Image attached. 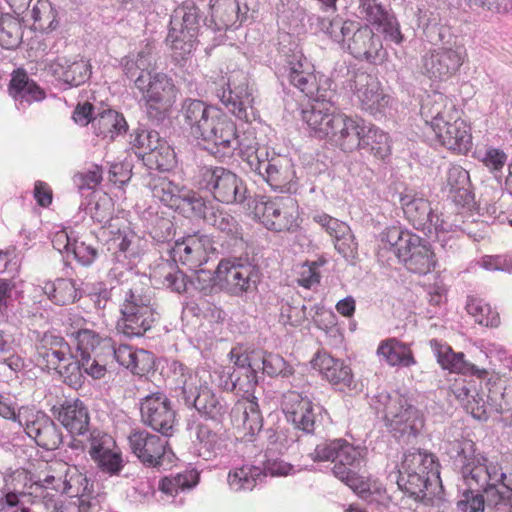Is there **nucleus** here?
<instances>
[{
  "instance_id": "nucleus-1",
  "label": "nucleus",
  "mask_w": 512,
  "mask_h": 512,
  "mask_svg": "<svg viewBox=\"0 0 512 512\" xmlns=\"http://www.w3.org/2000/svg\"><path fill=\"white\" fill-rule=\"evenodd\" d=\"M452 452L467 487L484 492L495 506L512 508V470L507 472L498 462L476 454L471 440L454 441Z\"/></svg>"
},
{
  "instance_id": "nucleus-2",
  "label": "nucleus",
  "mask_w": 512,
  "mask_h": 512,
  "mask_svg": "<svg viewBox=\"0 0 512 512\" xmlns=\"http://www.w3.org/2000/svg\"><path fill=\"white\" fill-rule=\"evenodd\" d=\"M380 249L393 251L399 263L410 273L426 275L436 265L429 242L401 227L393 226L381 233Z\"/></svg>"
},
{
  "instance_id": "nucleus-3",
  "label": "nucleus",
  "mask_w": 512,
  "mask_h": 512,
  "mask_svg": "<svg viewBox=\"0 0 512 512\" xmlns=\"http://www.w3.org/2000/svg\"><path fill=\"white\" fill-rule=\"evenodd\" d=\"M370 406L383 414L386 426L398 440L415 438L424 426L420 410L398 392L378 391L371 397Z\"/></svg>"
},
{
  "instance_id": "nucleus-4",
  "label": "nucleus",
  "mask_w": 512,
  "mask_h": 512,
  "mask_svg": "<svg viewBox=\"0 0 512 512\" xmlns=\"http://www.w3.org/2000/svg\"><path fill=\"white\" fill-rule=\"evenodd\" d=\"M262 273L248 256H231L219 261L209 282L219 286L230 296L248 299L258 291Z\"/></svg>"
},
{
  "instance_id": "nucleus-5",
  "label": "nucleus",
  "mask_w": 512,
  "mask_h": 512,
  "mask_svg": "<svg viewBox=\"0 0 512 512\" xmlns=\"http://www.w3.org/2000/svg\"><path fill=\"white\" fill-rule=\"evenodd\" d=\"M152 297L140 287L130 288L124 293L117 329L128 337H141L157 321V312Z\"/></svg>"
},
{
  "instance_id": "nucleus-6",
  "label": "nucleus",
  "mask_w": 512,
  "mask_h": 512,
  "mask_svg": "<svg viewBox=\"0 0 512 512\" xmlns=\"http://www.w3.org/2000/svg\"><path fill=\"white\" fill-rule=\"evenodd\" d=\"M196 182L200 190L224 204H243L249 197L244 181L233 171L222 166H202Z\"/></svg>"
},
{
  "instance_id": "nucleus-7",
  "label": "nucleus",
  "mask_w": 512,
  "mask_h": 512,
  "mask_svg": "<svg viewBox=\"0 0 512 512\" xmlns=\"http://www.w3.org/2000/svg\"><path fill=\"white\" fill-rule=\"evenodd\" d=\"M244 160L250 169L260 175L273 190L292 193L296 191L295 172L290 160L280 156L268 158L265 148L247 146Z\"/></svg>"
},
{
  "instance_id": "nucleus-8",
  "label": "nucleus",
  "mask_w": 512,
  "mask_h": 512,
  "mask_svg": "<svg viewBox=\"0 0 512 512\" xmlns=\"http://www.w3.org/2000/svg\"><path fill=\"white\" fill-rule=\"evenodd\" d=\"M198 141L206 143L209 153L222 160L231 158L236 151L244 158L247 149L237 134L236 124L219 108Z\"/></svg>"
},
{
  "instance_id": "nucleus-9",
  "label": "nucleus",
  "mask_w": 512,
  "mask_h": 512,
  "mask_svg": "<svg viewBox=\"0 0 512 512\" xmlns=\"http://www.w3.org/2000/svg\"><path fill=\"white\" fill-rule=\"evenodd\" d=\"M253 92L248 74L243 70H234L222 86L216 89V96L237 119L251 122L256 118Z\"/></svg>"
},
{
  "instance_id": "nucleus-10",
  "label": "nucleus",
  "mask_w": 512,
  "mask_h": 512,
  "mask_svg": "<svg viewBox=\"0 0 512 512\" xmlns=\"http://www.w3.org/2000/svg\"><path fill=\"white\" fill-rule=\"evenodd\" d=\"M135 86L146 102L148 116L157 121L163 120L165 111L173 104L176 96L173 80L164 73L150 72L137 76Z\"/></svg>"
},
{
  "instance_id": "nucleus-11",
  "label": "nucleus",
  "mask_w": 512,
  "mask_h": 512,
  "mask_svg": "<svg viewBox=\"0 0 512 512\" xmlns=\"http://www.w3.org/2000/svg\"><path fill=\"white\" fill-rule=\"evenodd\" d=\"M254 213L270 231L295 232L299 228L298 204L290 196L274 199L261 197L255 203Z\"/></svg>"
},
{
  "instance_id": "nucleus-12",
  "label": "nucleus",
  "mask_w": 512,
  "mask_h": 512,
  "mask_svg": "<svg viewBox=\"0 0 512 512\" xmlns=\"http://www.w3.org/2000/svg\"><path fill=\"white\" fill-rule=\"evenodd\" d=\"M457 397L466 400L465 409L479 421L485 422L489 419L487 406L496 413H503V393L496 384L491 385L489 381L485 383V387L481 381H470L458 389Z\"/></svg>"
},
{
  "instance_id": "nucleus-13",
  "label": "nucleus",
  "mask_w": 512,
  "mask_h": 512,
  "mask_svg": "<svg viewBox=\"0 0 512 512\" xmlns=\"http://www.w3.org/2000/svg\"><path fill=\"white\" fill-rule=\"evenodd\" d=\"M168 252L174 261H179L191 270L197 272L198 281L202 275L211 276L210 271L204 269L197 270L208 261L209 251L213 249L212 239L200 232L189 234L174 242L173 245L168 244Z\"/></svg>"
},
{
  "instance_id": "nucleus-14",
  "label": "nucleus",
  "mask_w": 512,
  "mask_h": 512,
  "mask_svg": "<svg viewBox=\"0 0 512 512\" xmlns=\"http://www.w3.org/2000/svg\"><path fill=\"white\" fill-rule=\"evenodd\" d=\"M399 201L406 219L415 229L427 235L433 234V231L447 230L445 221L434 212L429 200L415 191L406 189L399 194Z\"/></svg>"
},
{
  "instance_id": "nucleus-15",
  "label": "nucleus",
  "mask_w": 512,
  "mask_h": 512,
  "mask_svg": "<svg viewBox=\"0 0 512 512\" xmlns=\"http://www.w3.org/2000/svg\"><path fill=\"white\" fill-rule=\"evenodd\" d=\"M140 415L144 425L170 437L174 433L176 412L168 396L160 391L146 395L140 400Z\"/></svg>"
},
{
  "instance_id": "nucleus-16",
  "label": "nucleus",
  "mask_w": 512,
  "mask_h": 512,
  "mask_svg": "<svg viewBox=\"0 0 512 512\" xmlns=\"http://www.w3.org/2000/svg\"><path fill=\"white\" fill-rule=\"evenodd\" d=\"M132 453L148 468H160L173 455L168 441L147 430H134L128 437Z\"/></svg>"
},
{
  "instance_id": "nucleus-17",
  "label": "nucleus",
  "mask_w": 512,
  "mask_h": 512,
  "mask_svg": "<svg viewBox=\"0 0 512 512\" xmlns=\"http://www.w3.org/2000/svg\"><path fill=\"white\" fill-rule=\"evenodd\" d=\"M362 463L361 451L343 439L336 454L332 472L336 478L361 496L369 491L368 484L359 475Z\"/></svg>"
},
{
  "instance_id": "nucleus-18",
  "label": "nucleus",
  "mask_w": 512,
  "mask_h": 512,
  "mask_svg": "<svg viewBox=\"0 0 512 512\" xmlns=\"http://www.w3.org/2000/svg\"><path fill=\"white\" fill-rule=\"evenodd\" d=\"M284 412L287 421L307 435L314 434L321 425V407L295 391L287 394Z\"/></svg>"
},
{
  "instance_id": "nucleus-19",
  "label": "nucleus",
  "mask_w": 512,
  "mask_h": 512,
  "mask_svg": "<svg viewBox=\"0 0 512 512\" xmlns=\"http://www.w3.org/2000/svg\"><path fill=\"white\" fill-rule=\"evenodd\" d=\"M464 57L465 51L461 47L436 49L422 57L421 69L430 79L447 80L459 70Z\"/></svg>"
},
{
  "instance_id": "nucleus-20",
  "label": "nucleus",
  "mask_w": 512,
  "mask_h": 512,
  "mask_svg": "<svg viewBox=\"0 0 512 512\" xmlns=\"http://www.w3.org/2000/svg\"><path fill=\"white\" fill-rule=\"evenodd\" d=\"M182 398L186 406L195 408L202 417L218 423L222 422L228 412L224 398L208 386H183Z\"/></svg>"
},
{
  "instance_id": "nucleus-21",
  "label": "nucleus",
  "mask_w": 512,
  "mask_h": 512,
  "mask_svg": "<svg viewBox=\"0 0 512 512\" xmlns=\"http://www.w3.org/2000/svg\"><path fill=\"white\" fill-rule=\"evenodd\" d=\"M347 32H353L352 42L348 44V51L358 60H365L372 64L381 63L386 52L382 41L368 25L349 24Z\"/></svg>"
},
{
  "instance_id": "nucleus-22",
  "label": "nucleus",
  "mask_w": 512,
  "mask_h": 512,
  "mask_svg": "<svg viewBox=\"0 0 512 512\" xmlns=\"http://www.w3.org/2000/svg\"><path fill=\"white\" fill-rule=\"evenodd\" d=\"M350 87L363 110L371 115L381 113L389 103V96L384 94L376 77L366 72H356Z\"/></svg>"
},
{
  "instance_id": "nucleus-23",
  "label": "nucleus",
  "mask_w": 512,
  "mask_h": 512,
  "mask_svg": "<svg viewBox=\"0 0 512 512\" xmlns=\"http://www.w3.org/2000/svg\"><path fill=\"white\" fill-rule=\"evenodd\" d=\"M25 433L36 444L46 450H55L62 443V433L54 421L45 413L30 411L22 422Z\"/></svg>"
},
{
  "instance_id": "nucleus-24",
  "label": "nucleus",
  "mask_w": 512,
  "mask_h": 512,
  "mask_svg": "<svg viewBox=\"0 0 512 512\" xmlns=\"http://www.w3.org/2000/svg\"><path fill=\"white\" fill-rule=\"evenodd\" d=\"M51 412L70 434L84 435L90 430L89 410L79 399L65 400L54 405Z\"/></svg>"
},
{
  "instance_id": "nucleus-25",
  "label": "nucleus",
  "mask_w": 512,
  "mask_h": 512,
  "mask_svg": "<svg viewBox=\"0 0 512 512\" xmlns=\"http://www.w3.org/2000/svg\"><path fill=\"white\" fill-rule=\"evenodd\" d=\"M46 69L51 75L70 87H78L86 83L92 74V67L88 60L69 59L65 56H59L51 61L46 65Z\"/></svg>"
},
{
  "instance_id": "nucleus-26",
  "label": "nucleus",
  "mask_w": 512,
  "mask_h": 512,
  "mask_svg": "<svg viewBox=\"0 0 512 512\" xmlns=\"http://www.w3.org/2000/svg\"><path fill=\"white\" fill-rule=\"evenodd\" d=\"M347 115L341 113L323 112L319 109L303 110L302 119L307 123L314 135L321 139H327L334 144L337 135L344 129L343 123Z\"/></svg>"
},
{
  "instance_id": "nucleus-27",
  "label": "nucleus",
  "mask_w": 512,
  "mask_h": 512,
  "mask_svg": "<svg viewBox=\"0 0 512 512\" xmlns=\"http://www.w3.org/2000/svg\"><path fill=\"white\" fill-rule=\"evenodd\" d=\"M433 132L439 143L449 150L465 153L471 147V135L466 123L456 117L441 124L434 122Z\"/></svg>"
},
{
  "instance_id": "nucleus-28",
  "label": "nucleus",
  "mask_w": 512,
  "mask_h": 512,
  "mask_svg": "<svg viewBox=\"0 0 512 512\" xmlns=\"http://www.w3.org/2000/svg\"><path fill=\"white\" fill-rule=\"evenodd\" d=\"M217 109L218 107L209 105L200 99L187 98L182 102L180 114L192 137L198 140L203 136L204 130Z\"/></svg>"
},
{
  "instance_id": "nucleus-29",
  "label": "nucleus",
  "mask_w": 512,
  "mask_h": 512,
  "mask_svg": "<svg viewBox=\"0 0 512 512\" xmlns=\"http://www.w3.org/2000/svg\"><path fill=\"white\" fill-rule=\"evenodd\" d=\"M311 364L333 385L349 387L352 383L351 368L343 360L336 359L327 352H318Z\"/></svg>"
},
{
  "instance_id": "nucleus-30",
  "label": "nucleus",
  "mask_w": 512,
  "mask_h": 512,
  "mask_svg": "<svg viewBox=\"0 0 512 512\" xmlns=\"http://www.w3.org/2000/svg\"><path fill=\"white\" fill-rule=\"evenodd\" d=\"M8 90L17 102V109H20V106L25 107L32 102L41 101L45 98L44 90L30 79L23 69H17L12 73Z\"/></svg>"
},
{
  "instance_id": "nucleus-31",
  "label": "nucleus",
  "mask_w": 512,
  "mask_h": 512,
  "mask_svg": "<svg viewBox=\"0 0 512 512\" xmlns=\"http://www.w3.org/2000/svg\"><path fill=\"white\" fill-rule=\"evenodd\" d=\"M38 362L48 369L58 368L60 364L70 359V347L65 339L53 334H44L37 345Z\"/></svg>"
},
{
  "instance_id": "nucleus-32",
  "label": "nucleus",
  "mask_w": 512,
  "mask_h": 512,
  "mask_svg": "<svg viewBox=\"0 0 512 512\" xmlns=\"http://www.w3.org/2000/svg\"><path fill=\"white\" fill-rule=\"evenodd\" d=\"M444 191H447L453 201L462 207L470 206L474 202L469 173L459 165L448 168Z\"/></svg>"
},
{
  "instance_id": "nucleus-33",
  "label": "nucleus",
  "mask_w": 512,
  "mask_h": 512,
  "mask_svg": "<svg viewBox=\"0 0 512 512\" xmlns=\"http://www.w3.org/2000/svg\"><path fill=\"white\" fill-rule=\"evenodd\" d=\"M417 28L427 37L431 43L443 41L445 27L441 24V16L438 8L425 2H420L414 11Z\"/></svg>"
},
{
  "instance_id": "nucleus-34",
  "label": "nucleus",
  "mask_w": 512,
  "mask_h": 512,
  "mask_svg": "<svg viewBox=\"0 0 512 512\" xmlns=\"http://www.w3.org/2000/svg\"><path fill=\"white\" fill-rule=\"evenodd\" d=\"M399 470L429 476V478L434 481L440 480L438 463L435 457L430 453L422 452L420 449L413 448L407 451L404 454Z\"/></svg>"
},
{
  "instance_id": "nucleus-35",
  "label": "nucleus",
  "mask_w": 512,
  "mask_h": 512,
  "mask_svg": "<svg viewBox=\"0 0 512 512\" xmlns=\"http://www.w3.org/2000/svg\"><path fill=\"white\" fill-rule=\"evenodd\" d=\"M94 133L103 139L113 141L116 137L124 135L128 124L121 113L115 110H106L95 116L92 121Z\"/></svg>"
},
{
  "instance_id": "nucleus-36",
  "label": "nucleus",
  "mask_w": 512,
  "mask_h": 512,
  "mask_svg": "<svg viewBox=\"0 0 512 512\" xmlns=\"http://www.w3.org/2000/svg\"><path fill=\"white\" fill-rule=\"evenodd\" d=\"M364 131L361 133L359 148L366 153L372 154L379 159H384L390 153V142L387 133L372 124H364Z\"/></svg>"
},
{
  "instance_id": "nucleus-37",
  "label": "nucleus",
  "mask_w": 512,
  "mask_h": 512,
  "mask_svg": "<svg viewBox=\"0 0 512 512\" xmlns=\"http://www.w3.org/2000/svg\"><path fill=\"white\" fill-rule=\"evenodd\" d=\"M154 62V46L147 43L136 54L132 53L122 60L123 71L129 79L135 81L137 76L149 74Z\"/></svg>"
},
{
  "instance_id": "nucleus-38",
  "label": "nucleus",
  "mask_w": 512,
  "mask_h": 512,
  "mask_svg": "<svg viewBox=\"0 0 512 512\" xmlns=\"http://www.w3.org/2000/svg\"><path fill=\"white\" fill-rule=\"evenodd\" d=\"M396 482L399 489L409 497L422 501L426 498L427 492L430 491L431 487L438 481H434L430 479L429 476L419 473L413 474L399 470Z\"/></svg>"
},
{
  "instance_id": "nucleus-39",
  "label": "nucleus",
  "mask_w": 512,
  "mask_h": 512,
  "mask_svg": "<svg viewBox=\"0 0 512 512\" xmlns=\"http://www.w3.org/2000/svg\"><path fill=\"white\" fill-rule=\"evenodd\" d=\"M195 446L199 456L205 460L216 457L224 448V439L221 434L213 431L206 424H198L195 428Z\"/></svg>"
},
{
  "instance_id": "nucleus-40",
  "label": "nucleus",
  "mask_w": 512,
  "mask_h": 512,
  "mask_svg": "<svg viewBox=\"0 0 512 512\" xmlns=\"http://www.w3.org/2000/svg\"><path fill=\"white\" fill-rule=\"evenodd\" d=\"M436 354L438 363L443 369L463 374L471 373L477 375L480 379L487 375L486 370H480L475 365L468 363L464 359L463 353H454L449 346L440 345Z\"/></svg>"
},
{
  "instance_id": "nucleus-41",
  "label": "nucleus",
  "mask_w": 512,
  "mask_h": 512,
  "mask_svg": "<svg viewBox=\"0 0 512 512\" xmlns=\"http://www.w3.org/2000/svg\"><path fill=\"white\" fill-rule=\"evenodd\" d=\"M377 354L382 356L391 366L409 367L415 364V359L409 346L395 338L381 342L377 349Z\"/></svg>"
},
{
  "instance_id": "nucleus-42",
  "label": "nucleus",
  "mask_w": 512,
  "mask_h": 512,
  "mask_svg": "<svg viewBox=\"0 0 512 512\" xmlns=\"http://www.w3.org/2000/svg\"><path fill=\"white\" fill-rule=\"evenodd\" d=\"M197 37L185 29L170 26L166 44L172 51V57L177 62L185 60L195 49Z\"/></svg>"
},
{
  "instance_id": "nucleus-43",
  "label": "nucleus",
  "mask_w": 512,
  "mask_h": 512,
  "mask_svg": "<svg viewBox=\"0 0 512 512\" xmlns=\"http://www.w3.org/2000/svg\"><path fill=\"white\" fill-rule=\"evenodd\" d=\"M202 15L193 2H184L176 8L171 16L170 26L185 29L186 32L198 36Z\"/></svg>"
},
{
  "instance_id": "nucleus-44",
  "label": "nucleus",
  "mask_w": 512,
  "mask_h": 512,
  "mask_svg": "<svg viewBox=\"0 0 512 512\" xmlns=\"http://www.w3.org/2000/svg\"><path fill=\"white\" fill-rule=\"evenodd\" d=\"M44 293L56 305L64 306L74 303L77 298V288L70 279L57 278L55 281H48L43 286Z\"/></svg>"
},
{
  "instance_id": "nucleus-45",
  "label": "nucleus",
  "mask_w": 512,
  "mask_h": 512,
  "mask_svg": "<svg viewBox=\"0 0 512 512\" xmlns=\"http://www.w3.org/2000/svg\"><path fill=\"white\" fill-rule=\"evenodd\" d=\"M262 469L253 465H244L228 474V484L235 491H251L262 480Z\"/></svg>"
},
{
  "instance_id": "nucleus-46",
  "label": "nucleus",
  "mask_w": 512,
  "mask_h": 512,
  "mask_svg": "<svg viewBox=\"0 0 512 512\" xmlns=\"http://www.w3.org/2000/svg\"><path fill=\"white\" fill-rule=\"evenodd\" d=\"M186 190L166 177L154 181L152 193L164 205L178 210Z\"/></svg>"
},
{
  "instance_id": "nucleus-47",
  "label": "nucleus",
  "mask_w": 512,
  "mask_h": 512,
  "mask_svg": "<svg viewBox=\"0 0 512 512\" xmlns=\"http://www.w3.org/2000/svg\"><path fill=\"white\" fill-rule=\"evenodd\" d=\"M365 121L363 119H354L346 117L343 123L344 129H340V133L334 142V145L339 147L344 152H352L359 148L361 133L364 131Z\"/></svg>"
},
{
  "instance_id": "nucleus-48",
  "label": "nucleus",
  "mask_w": 512,
  "mask_h": 512,
  "mask_svg": "<svg viewBox=\"0 0 512 512\" xmlns=\"http://www.w3.org/2000/svg\"><path fill=\"white\" fill-rule=\"evenodd\" d=\"M349 24H361L353 20H345L339 16L329 18H317V25L320 31L328 34L335 42L348 44L352 42L353 32H347L346 28H351Z\"/></svg>"
},
{
  "instance_id": "nucleus-49",
  "label": "nucleus",
  "mask_w": 512,
  "mask_h": 512,
  "mask_svg": "<svg viewBox=\"0 0 512 512\" xmlns=\"http://www.w3.org/2000/svg\"><path fill=\"white\" fill-rule=\"evenodd\" d=\"M198 482V472L195 470H186L175 476L164 477L159 483V490L167 496L175 497L179 492L194 488Z\"/></svg>"
},
{
  "instance_id": "nucleus-50",
  "label": "nucleus",
  "mask_w": 512,
  "mask_h": 512,
  "mask_svg": "<svg viewBox=\"0 0 512 512\" xmlns=\"http://www.w3.org/2000/svg\"><path fill=\"white\" fill-rule=\"evenodd\" d=\"M278 52L286 65L288 73L293 72L294 69L297 73L304 72L303 61L305 57L298 43L289 34L284 35L279 41Z\"/></svg>"
},
{
  "instance_id": "nucleus-51",
  "label": "nucleus",
  "mask_w": 512,
  "mask_h": 512,
  "mask_svg": "<svg viewBox=\"0 0 512 512\" xmlns=\"http://www.w3.org/2000/svg\"><path fill=\"white\" fill-rule=\"evenodd\" d=\"M446 98L442 94H436L433 100H426L421 107V114L431 129H434V122L443 123L447 119H453L451 111L453 106L447 107Z\"/></svg>"
},
{
  "instance_id": "nucleus-52",
  "label": "nucleus",
  "mask_w": 512,
  "mask_h": 512,
  "mask_svg": "<svg viewBox=\"0 0 512 512\" xmlns=\"http://www.w3.org/2000/svg\"><path fill=\"white\" fill-rule=\"evenodd\" d=\"M257 359L262 363L263 373L269 377L288 378L294 373L293 367L279 354L260 350Z\"/></svg>"
},
{
  "instance_id": "nucleus-53",
  "label": "nucleus",
  "mask_w": 512,
  "mask_h": 512,
  "mask_svg": "<svg viewBox=\"0 0 512 512\" xmlns=\"http://www.w3.org/2000/svg\"><path fill=\"white\" fill-rule=\"evenodd\" d=\"M70 336L76 341L77 351L80 353V356H83V354L103 353V342L107 340L101 338L95 331L82 327L71 332Z\"/></svg>"
},
{
  "instance_id": "nucleus-54",
  "label": "nucleus",
  "mask_w": 512,
  "mask_h": 512,
  "mask_svg": "<svg viewBox=\"0 0 512 512\" xmlns=\"http://www.w3.org/2000/svg\"><path fill=\"white\" fill-rule=\"evenodd\" d=\"M65 240V245H63V249L69 255L72 254L74 259H76L81 265L89 266L91 265L98 256L97 249L91 244H87L84 241L74 240L70 241V238L67 234L61 233L58 237V240Z\"/></svg>"
},
{
  "instance_id": "nucleus-55",
  "label": "nucleus",
  "mask_w": 512,
  "mask_h": 512,
  "mask_svg": "<svg viewBox=\"0 0 512 512\" xmlns=\"http://www.w3.org/2000/svg\"><path fill=\"white\" fill-rule=\"evenodd\" d=\"M22 40L21 24L15 17L5 14L0 17V45L5 49H15Z\"/></svg>"
},
{
  "instance_id": "nucleus-56",
  "label": "nucleus",
  "mask_w": 512,
  "mask_h": 512,
  "mask_svg": "<svg viewBox=\"0 0 512 512\" xmlns=\"http://www.w3.org/2000/svg\"><path fill=\"white\" fill-rule=\"evenodd\" d=\"M144 161L150 166L161 171H168L174 167L175 152L166 141L161 142L151 152H145Z\"/></svg>"
},
{
  "instance_id": "nucleus-57",
  "label": "nucleus",
  "mask_w": 512,
  "mask_h": 512,
  "mask_svg": "<svg viewBox=\"0 0 512 512\" xmlns=\"http://www.w3.org/2000/svg\"><path fill=\"white\" fill-rule=\"evenodd\" d=\"M466 310L474 317L475 322L481 325L496 327L500 323L498 313L479 299L470 298L467 302Z\"/></svg>"
},
{
  "instance_id": "nucleus-58",
  "label": "nucleus",
  "mask_w": 512,
  "mask_h": 512,
  "mask_svg": "<svg viewBox=\"0 0 512 512\" xmlns=\"http://www.w3.org/2000/svg\"><path fill=\"white\" fill-rule=\"evenodd\" d=\"M208 225L213 226L232 239L242 238V227L236 218L221 206Z\"/></svg>"
},
{
  "instance_id": "nucleus-59",
  "label": "nucleus",
  "mask_w": 512,
  "mask_h": 512,
  "mask_svg": "<svg viewBox=\"0 0 512 512\" xmlns=\"http://www.w3.org/2000/svg\"><path fill=\"white\" fill-rule=\"evenodd\" d=\"M358 13L361 18L377 26L391 15L377 0H358Z\"/></svg>"
},
{
  "instance_id": "nucleus-60",
  "label": "nucleus",
  "mask_w": 512,
  "mask_h": 512,
  "mask_svg": "<svg viewBox=\"0 0 512 512\" xmlns=\"http://www.w3.org/2000/svg\"><path fill=\"white\" fill-rule=\"evenodd\" d=\"M59 375L63 378L64 382L71 387H78L81 385L82 378V365L81 357L77 360L70 353V359L59 365L58 368H54Z\"/></svg>"
},
{
  "instance_id": "nucleus-61",
  "label": "nucleus",
  "mask_w": 512,
  "mask_h": 512,
  "mask_svg": "<svg viewBox=\"0 0 512 512\" xmlns=\"http://www.w3.org/2000/svg\"><path fill=\"white\" fill-rule=\"evenodd\" d=\"M88 433V439L90 442L89 454L92 460L98 458L101 454L108 453L110 450L115 448V440L107 433H104L98 429L89 430Z\"/></svg>"
},
{
  "instance_id": "nucleus-62",
  "label": "nucleus",
  "mask_w": 512,
  "mask_h": 512,
  "mask_svg": "<svg viewBox=\"0 0 512 512\" xmlns=\"http://www.w3.org/2000/svg\"><path fill=\"white\" fill-rule=\"evenodd\" d=\"M236 393L243 399L253 398L258 386L257 370L252 371H234Z\"/></svg>"
},
{
  "instance_id": "nucleus-63",
  "label": "nucleus",
  "mask_w": 512,
  "mask_h": 512,
  "mask_svg": "<svg viewBox=\"0 0 512 512\" xmlns=\"http://www.w3.org/2000/svg\"><path fill=\"white\" fill-rule=\"evenodd\" d=\"M133 347L127 344H119L118 346L112 340L103 342V354L116 360L119 365L129 369L132 364Z\"/></svg>"
},
{
  "instance_id": "nucleus-64",
  "label": "nucleus",
  "mask_w": 512,
  "mask_h": 512,
  "mask_svg": "<svg viewBox=\"0 0 512 512\" xmlns=\"http://www.w3.org/2000/svg\"><path fill=\"white\" fill-rule=\"evenodd\" d=\"M484 492L467 487L462 492V498L457 502V507L462 512H484Z\"/></svg>"
}]
</instances>
